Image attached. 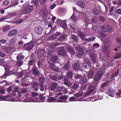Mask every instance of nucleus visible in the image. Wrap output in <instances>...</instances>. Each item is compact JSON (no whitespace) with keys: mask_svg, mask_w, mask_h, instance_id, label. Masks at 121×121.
<instances>
[{"mask_svg":"<svg viewBox=\"0 0 121 121\" xmlns=\"http://www.w3.org/2000/svg\"><path fill=\"white\" fill-rule=\"evenodd\" d=\"M32 94L33 97L31 98H28L25 99L26 100H27V101L28 102H39V98H35V97L38 96V94L37 93L35 92H32Z\"/></svg>","mask_w":121,"mask_h":121,"instance_id":"f257e3e1","label":"nucleus"},{"mask_svg":"<svg viewBox=\"0 0 121 121\" xmlns=\"http://www.w3.org/2000/svg\"><path fill=\"white\" fill-rule=\"evenodd\" d=\"M33 7L32 5L28 7L23 6L22 9V12L23 14H25L30 12L33 9Z\"/></svg>","mask_w":121,"mask_h":121,"instance_id":"f03ea898","label":"nucleus"},{"mask_svg":"<svg viewBox=\"0 0 121 121\" xmlns=\"http://www.w3.org/2000/svg\"><path fill=\"white\" fill-rule=\"evenodd\" d=\"M49 13V11L46 8H44L40 11V13L43 18H46Z\"/></svg>","mask_w":121,"mask_h":121,"instance_id":"7ed1b4c3","label":"nucleus"},{"mask_svg":"<svg viewBox=\"0 0 121 121\" xmlns=\"http://www.w3.org/2000/svg\"><path fill=\"white\" fill-rule=\"evenodd\" d=\"M102 74V70L99 71L95 76L94 78L95 80L96 81L99 80L101 78Z\"/></svg>","mask_w":121,"mask_h":121,"instance_id":"20e7f679","label":"nucleus"},{"mask_svg":"<svg viewBox=\"0 0 121 121\" xmlns=\"http://www.w3.org/2000/svg\"><path fill=\"white\" fill-rule=\"evenodd\" d=\"M34 46L33 44L31 42L26 44L24 46V48L27 50L30 51Z\"/></svg>","mask_w":121,"mask_h":121,"instance_id":"39448f33","label":"nucleus"},{"mask_svg":"<svg viewBox=\"0 0 121 121\" xmlns=\"http://www.w3.org/2000/svg\"><path fill=\"white\" fill-rule=\"evenodd\" d=\"M76 48L78 50V52L77 55V56L80 57L81 55L83 54L84 51L83 49L79 46H77Z\"/></svg>","mask_w":121,"mask_h":121,"instance_id":"423d86ee","label":"nucleus"},{"mask_svg":"<svg viewBox=\"0 0 121 121\" xmlns=\"http://www.w3.org/2000/svg\"><path fill=\"white\" fill-rule=\"evenodd\" d=\"M43 31V28L40 26H37L35 28V32L37 34L39 35Z\"/></svg>","mask_w":121,"mask_h":121,"instance_id":"0eeeda50","label":"nucleus"},{"mask_svg":"<svg viewBox=\"0 0 121 121\" xmlns=\"http://www.w3.org/2000/svg\"><path fill=\"white\" fill-rule=\"evenodd\" d=\"M56 90L61 91L63 94H65L67 93V90L66 88L63 87H58L56 88Z\"/></svg>","mask_w":121,"mask_h":121,"instance_id":"6e6552de","label":"nucleus"},{"mask_svg":"<svg viewBox=\"0 0 121 121\" xmlns=\"http://www.w3.org/2000/svg\"><path fill=\"white\" fill-rule=\"evenodd\" d=\"M95 73L94 71L92 70H90L87 72V76L89 78H92L94 75Z\"/></svg>","mask_w":121,"mask_h":121,"instance_id":"1a4fd4ad","label":"nucleus"},{"mask_svg":"<svg viewBox=\"0 0 121 121\" xmlns=\"http://www.w3.org/2000/svg\"><path fill=\"white\" fill-rule=\"evenodd\" d=\"M91 59L92 62L95 64L96 62V55L94 54H91L90 55Z\"/></svg>","mask_w":121,"mask_h":121,"instance_id":"9d476101","label":"nucleus"},{"mask_svg":"<svg viewBox=\"0 0 121 121\" xmlns=\"http://www.w3.org/2000/svg\"><path fill=\"white\" fill-rule=\"evenodd\" d=\"M45 50L44 49L39 50L38 52V55L39 58L42 57L44 54Z\"/></svg>","mask_w":121,"mask_h":121,"instance_id":"9b49d317","label":"nucleus"},{"mask_svg":"<svg viewBox=\"0 0 121 121\" xmlns=\"http://www.w3.org/2000/svg\"><path fill=\"white\" fill-rule=\"evenodd\" d=\"M16 30H13L9 31L8 34V36L9 37L15 35L17 33Z\"/></svg>","mask_w":121,"mask_h":121,"instance_id":"f8f14e48","label":"nucleus"},{"mask_svg":"<svg viewBox=\"0 0 121 121\" xmlns=\"http://www.w3.org/2000/svg\"><path fill=\"white\" fill-rule=\"evenodd\" d=\"M70 67L69 63L68 62L67 63H66L64 66L62 68V69L65 70H67L69 69Z\"/></svg>","mask_w":121,"mask_h":121,"instance_id":"ddd939ff","label":"nucleus"},{"mask_svg":"<svg viewBox=\"0 0 121 121\" xmlns=\"http://www.w3.org/2000/svg\"><path fill=\"white\" fill-rule=\"evenodd\" d=\"M57 86V84L56 83H53L50 85L49 89L52 91H53L55 89Z\"/></svg>","mask_w":121,"mask_h":121,"instance_id":"4468645a","label":"nucleus"},{"mask_svg":"<svg viewBox=\"0 0 121 121\" xmlns=\"http://www.w3.org/2000/svg\"><path fill=\"white\" fill-rule=\"evenodd\" d=\"M58 54L62 56H65L66 54V52L64 48H63L61 49L59 52Z\"/></svg>","mask_w":121,"mask_h":121,"instance_id":"2eb2a0df","label":"nucleus"},{"mask_svg":"<svg viewBox=\"0 0 121 121\" xmlns=\"http://www.w3.org/2000/svg\"><path fill=\"white\" fill-rule=\"evenodd\" d=\"M79 67V65L78 63H75L73 65V68L75 70H76L78 69Z\"/></svg>","mask_w":121,"mask_h":121,"instance_id":"dca6fc26","label":"nucleus"},{"mask_svg":"<svg viewBox=\"0 0 121 121\" xmlns=\"http://www.w3.org/2000/svg\"><path fill=\"white\" fill-rule=\"evenodd\" d=\"M77 5L82 8H84L86 6L84 2L81 1L78 2L77 3Z\"/></svg>","mask_w":121,"mask_h":121,"instance_id":"f3484780","label":"nucleus"},{"mask_svg":"<svg viewBox=\"0 0 121 121\" xmlns=\"http://www.w3.org/2000/svg\"><path fill=\"white\" fill-rule=\"evenodd\" d=\"M106 93L109 96H111L112 97H113L114 93L112 91V90L111 89H108L107 92H106Z\"/></svg>","mask_w":121,"mask_h":121,"instance_id":"a211bd4d","label":"nucleus"},{"mask_svg":"<svg viewBox=\"0 0 121 121\" xmlns=\"http://www.w3.org/2000/svg\"><path fill=\"white\" fill-rule=\"evenodd\" d=\"M95 39V38L94 37L84 39V40H85V43L84 44H85L87 43H88L89 41H92Z\"/></svg>","mask_w":121,"mask_h":121,"instance_id":"6ab92c4d","label":"nucleus"},{"mask_svg":"<svg viewBox=\"0 0 121 121\" xmlns=\"http://www.w3.org/2000/svg\"><path fill=\"white\" fill-rule=\"evenodd\" d=\"M66 47L67 48L68 50L70 53L72 54L74 53V50L70 46L67 45Z\"/></svg>","mask_w":121,"mask_h":121,"instance_id":"aec40b11","label":"nucleus"},{"mask_svg":"<svg viewBox=\"0 0 121 121\" xmlns=\"http://www.w3.org/2000/svg\"><path fill=\"white\" fill-rule=\"evenodd\" d=\"M87 81L86 78L85 76H83L81 78L80 82L81 83L83 84L86 82Z\"/></svg>","mask_w":121,"mask_h":121,"instance_id":"412c9836","label":"nucleus"},{"mask_svg":"<svg viewBox=\"0 0 121 121\" xmlns=\"http://www.w3.org/2000/svg\"><path fill=\"white\" fill-rule=\"evenodd\" d=\"M78 35L79 36L82 40L84 39V38L86 36L85 34L80 31H79L78 33Z\"/></svg>","mask_w":121,"mask_h":121,"instance_id":"4be33fe9","label":"nucleus"},{"mask_svg":"<svg viewBox=\"0 0 121 121\" xmlns=\"http://www.w3.org/2000/svg\"><path fill=\"white\" fill-rule=\"evenodd\" d=\"M79 87V84L77 83H75L72 86V90H77Z\"/></svg>","mask_w":121,"mask_h":121,"instance_id":"5701e85b","label":"nucleus"},{"mask_svg":"<svg viewBox=\"0 0 121 121\" xmlns=\"http://www.w3.org/2000/svg\"><path fill=\"white\" fill-rule=\"evenodd\" d=\"M32 72L34 74L36 75H38L39 72L36 67H34L32 69Z\"/></svg>","mask_w":121,"mask_h":121,"instance_id":"b1692460","label":"nucleus"},{"mask_svg":"<svg viewBox=\"0 0 121 121\" xmlns=\"http://www.w3.org/2000/svg\"><path fill=\"white\" fill-rule=\"evenodd\" d=\"M50 95H49L48 98V100L49 102H54L56 101V99L54 97H50Z\"/></svg>","mask_w":121,"mask_h":121,"instance_id":"393cba45","label":"nucleus"},{"mask_svg":"<svg viewBox=\"0 0 121 121\" xmlns=\"http://www.w3.org/2000/svg\"><path fill=\"white\" fill-rule=\"evenodd\" d=\"M10 29V27L9 25H6L2 28V30L4 32H6L9 30Z\"/></svg>","mask_w":121,"mask_h":121,"instance_id":"a878e982","label":"nucleus"},{"mask_svg":"<svg viewBox=\"0 0 121 121\" xmlns=\"http://www.w3.org/2000/svg\"><path fill=\"white\" fill-rule=\"evenodd\" d=\"M98 28L95 26H93L92 31L94 33H97L98 32Z\"/></svg>","mask_w":121,"mask_h":121,"instance_id":"bb28decb","label":"nucleus"},{"mask_svg":"<svg viewBox=\"0 0 121 121\" xmlns=\"http://www.w3.org/2000/svg\"><path fill=\"white\" fill-rule=\"evenodd\" d=\"M83 93L82 92H80L74 94V95L75 96L76 98L80 97L82 96V95Z\"/></svg>","mask_w":121,"mask_h":121,"instance_id":"cd10ccee","label":"nucleus"},{"mask_svg":"<svg viewBox=\"0 0 121 121\" xmlns=\"http://www.w3.org/2000/svg\"><path fill=\"white\" fill-rule=\"evenodd\" d=\"M20 89L19 88V87H15L14 91L16 92L17 94H19V97H20L21 96V95L19 93H20L19 92V90Z\"/></svg>","mask_w":121,"mask_h":121,"instance_id":"c85d7f7f","label":"nucleus"},{"mask_svg":"<svg viewBox=\"0 0 121 121\" xmlns=\"http://www.w3.org/2000/svg\"><path fill=\"white\" fill-rule=\"evenodd\" d=\"M16 62L17 65L18 67L22 65L23 63L20 60H17Z\"/></svg>","mask_w":121,"mask_h":121,"instance_id":"c756f323","label":"nucleus"},{"mask_svg":"<svg viewBox=\"0 0 121 121\" xmlns=\"http://www.w3.org/2000/svg\"><path fill=\"white\" fill-rule=\"evenodd\" d=\"M50 68L52 69L53 70L55 71H59L58 68L53 65V64L51 65Z\"/></svg>","mask_w":121,"mask_h":121,"instance_id":"7c9ffc66","label":"nucleus"},{"mask_svg":"<svg viewBox=\"0 0 121 121\" xmlns=\"http://www.w3.org/2000/svg\"><path fill=\"white\" fill-rule=\"evenodd\" d=\"M50 49V51L48 52V54L49 56L52 55L54 53V49L53 48H51Z\"/></svg>","mask_w":121,"mask_h":121,"instance_id":"2f4dec72","label":"nucleus"},{"mask_svg":"<svg viewBox=\"0 0 121 121\" xmlns=\"http://www.w3.org/2000/svg\"><path fill=\"white\" fill-rule=\"evenodd\" d=\"M65 82L64 83V84L66 85V86H69L70 85V83L69 82L68 80L67 79L65 78L64 79Z\"/></svg>","mask_w":121,"mask_h":121,"instance_id":"473e14b6","label":"nucleus"},{"mask_svg":"<svg viewBox=\"0 0 121 121\" xmlns=\"http://www.w3.org/2000/svg\"><path fill=\"white\" fill-rule=\"evenodd\" d=\"M52 60L53 62H57L58 60V57L56 56H53L52 58Z\"/></svg>","mask_w":121,"mask_h":121,"instance_id":"72a5a7b5","label":"nucleus"},{"mask_svg":"<svg viewBox=\"0 0 121 121\" xmlns=\"http://www.w3.org/2000/svg\"><path fill=\"white\" fill-rule=\"evenodd\" d=\"M62 27L64 29H66L67 28L66 24L65 22H63L61 24Z\"/></svg>","mask_w":121,"mask_h":121,"instance_id":"f704fd0d","label":"nucleus"},{"mask_svg":"<svg viewBox=\"0 0 121 121\" xmlns=\"http://www.w3.org/2000/svg\"><path fill=\"white\" fill-rule=\"evenodd\" d=\"M93 13L96 15H98L99 13V11L96 8H94L93 10Z\"/></svg>","mask_w":121,"mask_h":121,"instance_id":"c9c22d12","label":"nucleus"},{"mask_svg":"<svg viewBox=\"0 0 121 121\" xmlns=\"http://www.w3.org/2000/svg\"><path fill=\"white\" fill-rule=\"evenodd\" d=\"M115 40L117 43L121 44V38H120L119 37H117L116 38Z\"/></svg>","mask_w":121,"mask_h":121,"instance_id":"e433bc0d","label":"nucleus"},{"mask_svg":"<svg viewBox=\"0 0 121 121\" xmlns=\"http://www.w3.org/2000/svg\"><path fill=\"white\" fill-rule=\"evenodd\" d=\"M84 63H86L88 65H90L91 64V63L90 60L88 59H86L85 60Z\"/></svg>","mask_w":121,"mask_h":121,"instance_id":"4c0bfd02","label":"nucleus"},{"mask_svg":"<svg viewBox=\"0 0 121 121\" xmlns=\"http://www.w3.org/2000/svg\"><path fill=\"white\" fill-rule=\"evenodd\" d=\"M15 42V40L14 39H12L10 40L9 43L10 44L12 45L14 44Z\"/></svg>","mask_w":121,"mask_h":121,"instance_id":"58836bf2","label":"nucleus"},{"mask_svg":"<svg viewBox=\"0 0 121 121\" xmlns=\"http://www.w3.org/2000/svg\"><path fill=\"white\" fill-rule=\"evenodd\" d=\"M71 38L74 40L76 41H77L78 39V37L76 36H75L74 35H71Z\"/></svg>","mask_w":121,"mask_h":121,"instance_id":"ea45409f","label":"nucleus"},{"mask_svg":"<svg viewBox=\"0 0 121 121\" xmlns=\"http://www.w3.org/2000/svg\"><path fill=\"white\" fill-rule=\"evenodd\" d=\"M93 91V89H91L89 91H87L86 93L84 96H85V97H87L89 96V95Z\"/></svg>","mask_w":121,"mask_h":121,"instance_id":"a19ab883","label":"nucleus"},{"mask_svg":"<svg viewBox=\"0 0 121 121\" xmlns=\"http://www.w3.org/2000/svg\"><path fill=\"white\" fill-rule=\"evenodd\" d=\"M71 23H71H70L69 24V26L72 29L74 30H76V29L77 28L73 24Z\"/></svg>","mask_w":121,"mask_h":121,"instance_id":"79ce46f5","label":"nucleus"},{"mask_svg":"<svg viewBox=\"0 0 121 121\" xmlns=\"http://www.w3.org/2000/svg\"><path fill=\"white\" fill-rule=\"evenodd\" d=\"M73 75V73L71 72H69L67 74V77L69 78H71Z\"/></svg>","mask_w":121,"mask_h":121,"instance_id":"37998d69","label":"nucleus"},{"mask_svg":"<svg viewBox=\"0 0 121 121\" xmlns=\"http://www.w3.org/2000/svg\"><path fill=\"white\" fill-rule=\"evenodd\" d=\"M71 18L74 21H76L78 19V17L75 16L73 14L71 17Z\"/></svg>","mask_w":121,"mask_h":121,"instance_id":"c03bdc74","label":"nucleus"},{"mask_svg":"<svg viewBox=\"0 0 121 121\" xmlns=\"http://www.w3.org/2000/svg\"><path fill=\"white\" fill-rule=\"evenodd\" d=\"M9 3V1L8 0H7L4 1L3 2V4L4 6H7Z\"/></svg>","mask_w":121,"mask_h":121,"instance_id":"a18cd8bd","label":"nucleus"},{"mask_svg":"<svg viewBox=\"0 0 121 121\" xmlns=\"http://www.w3.org/2000/svg\"><path fill=\"white\" fill-rule=\"evenodd\" d=\"M86 87V86L85 85L82 86L80 87V91H82L83 90H85Z\"/></svg>","mask_w":121,"mask_h":121,"instance_id":"49530a36","label":"nucleus"},{"mask_svg":"<svg viewBox=\"0 0 121 121\" xmlns=\"http://www.w3.org/2000/svg\"><path fill=\"white\" fill-rule=\"evenodd\" d=\"M84 20L86 24H88L90 20L86 17H85L84 18Z\"/></svg>","mask_w":121,"mask_h":121,"instance_id":"de8ad7c7","label":"nucleus"},{"mask_svg":"<svg viewBox=\"0 0 121 121\" xmlns=\"http://www.w3.org/2000/svg\"><path fill=\"white\" fill-rule=\"evenodd\" d=\"M8 15L10 17H13L15 16L17 14L16 13H10L8 14Z\"/></svg>","mask_w":121,"mask_h":121,"instance_id":"09e8293b","label":"nucleus"},{"mask_svg":"<svg viewBox=\"0 0 121 121\" xmlns=\"http://www.w3.org/2000/svg\"><path fill=\"white\" fill-rule=\"evenodd\" d=\"M56 94L58 96H60L61 95L63 94L62 92L61 91H58L56 90Z\"/></svg>","mask_w":121,"mask_h":121,"instance_id":"8fccbe9b","label":"nucleus"},{"mask_svg":"<svg viewBox=\"0 0 121 121\" xmlns=\"http://www.w3.org/2000/svg\"><path fill=\"white\" fill-rule=\"evenodd\" d=\"M100 28L104 32H106L107 31V30L104 26H102L100 27Z\"/></svg>","mask_w":121,"mask_h":121,"instance_id":"3c124183","label":"nucleus"},{"mask_svg":"<svg viewBox=\"0 0 121 121\" xmlns=\"http://www.w3.org/2000/svg\"><path fill=\"white\" fill-rule=\"evenodd\" d=\"M45 79L44 78H39V81L40 82V84H41V83L42 84L43 83Z\"/></svg>","mask_w":121,"mask_h":121,"instance_id":"603ef678","label":"nucleus"},{"mask_svg":"<svg viewBox=\"0 0 121 121\" xmlns=\"http://www.w3.org/2000/svg\"><path fill=\"white\" fill-rule=\"evenodd\" d=\"M65 38V36L64 35H61L59 38L58 39L61 41H63Z\"/></svg>","mask_w":121,"mask_h":121,"instance_id":"864d4df0","label":"nucleus"},{"mask_svg":"<svg viewBox=\"0 0 121 121\" xmlns=\"http://www.w3.org/2000/svg\"><path fill=\"white\" fill-rule=\"evenodd\" d=\"M104 52L108 56L109 52V50L108 49H105L104 51Z\"/></svg>","mask_w":121,"mask_h":121,"instance_id":"5fc2aeb1","label":"nucleus"},{"mask_svg":"<svg viewBox=\"0 0 121 121\" xmlns=\"http://www.w3.org/2000/svg\"><path fill=\"white\" fill-rule=\"evenodd\" d=\"M59 99L63 100H65L67 99V97L66 95H64L60 97Z\"/></svg>","mask_w":121,"mask_h":121,"instance_id":"6e6d98bb","label":"nucleus"},{"mask_svg":"<svg viewBox=\"0 0 121 121\" xmlns=\"http://www.w3.org/2000/svg\"><path fill=\"white\" fill-rule=\"evenodd\" d=\"M121 56V54L119 53L116 54L115 56V59H116L119 58Z\"/></svg>","mask_w":121,"mask_h":121,"instance_id":"4d7b16f0","label":"nucleus"},{"mask_svg":"<svg viewBox=\"0 0 121 121\" xmlns=\"http://www.w3.org/2000/svg\"><path fill=\"white\" fill-rule=\"evenodd\" d=\"M99 34L101 37L103 38H104L106 36V35L102 32L100 33Z\"/></svg>","mask_w":121,"mask_h":121,"instance_id":"13d9d810","label":"nucleus"},{"mask_svg":"<svg viewBox=\"0 0 121 121\" xmlns=\"http://www.w3.org/2000/svg\"><path fill=\"white\" fill-rule=\"evenodd\" d=\"M69 100L70 101H76V99L74 97H72L69 98Z\"/></svg>","mask_w":121,"mask_h":121,"instance_id":"bf43d9fd","label":"nucleus"},{"mask_svg":"<svg viewBox=\"0 0 121 121\" xmlns=\"http://www.w3.org/2000/svg\"><path fill=\"white\" fill-rule=\"evenodd\" d=\"M8 49V48L5 47H2L1 48V49L3 50V51L5 52H7V50Z\"/></svg>","mask_w":121,"mask_h":121,"instance_id":"052dcab7","label":"nucleus"},{"mask_svg":"<svg viewBox=\"0 0 121 121\" xmlns=\"http://www.w3.org/2000/svg\"><path fill=\"white\" fill-rule=\"evenodd\" d=\"M6 100V99L5 98L4 96H3L2 95H0V100Z\"/></svg>","mask_w":121,"mask_h":121,"instance_id":"680f3d73","label":"nucleus"},{"mask_svg":"<svg viewBox=\"0 0 121 121\" xmlns=\"http://www.w3.org/2000/svg\"><path fill=\"white\" fill-rule=\"evenodd\" d=\"M6 100V99L5 98L4 96H3L2 95H0V100Z\"/></svg>","mask_w":121,"mask_h":121,"instance_id":"e2e57ef3","label":"nucleus"},{"mask_svg":"<svg viewBox=\"0 0 121 121\" xmlns=\"http://www.w3.org/2000/svg\"><path fill=\"white\" fill-rule=\"evenodd\" d=\"M8 75V73H5L3 76H1V77L0 78V79L1 78V79H2L3 78H5Z\"/></svg>","mask_w":121,"mask_h":121,"instance_id":"0e129e2a","label":"nucleus"},{"mask_svg":"<svg viewBox=\"0 0 121 121\" xmlns=\"http://www.w3.org/2000/svg\"><path fill=\"white\" fill-rule=\"evenodd\" d=\"M5 54L4 53L2 52L1 51H0V56L2 57H5Z\"/></svg>","mask_w":121,"mask_h":121,"instance_id":"69168bd1","label":"nucleus"},{"mask_svg":"<svg viewBox=\"0 0 121 121\" xmlns=\"http://www.w3.org/2000/svg\"><path fill=\"white\" fill-rule=\"evenodd\" d=\"M99 44L97 43H96L93 45V46L96 48H98L99 47Z\"/></svg>","mask_w":121,"mask_h":121,"instance_id":"338daca9","label":"nucleus"},{"mask_svg":"<svg viewBox=\"0 0 121 121\" xmlns=\"http://www.w3.org/2000/svg\"><path fill=\"white\" fill-rule=\"evenodd\" d=\"M116 12L117 14H121V10L120 9H117L116 10Z\"/></svg>","mask_w":121,"mask_h":121,"instance_id":"774afa93","label":"nucleus"}]
</instances>
